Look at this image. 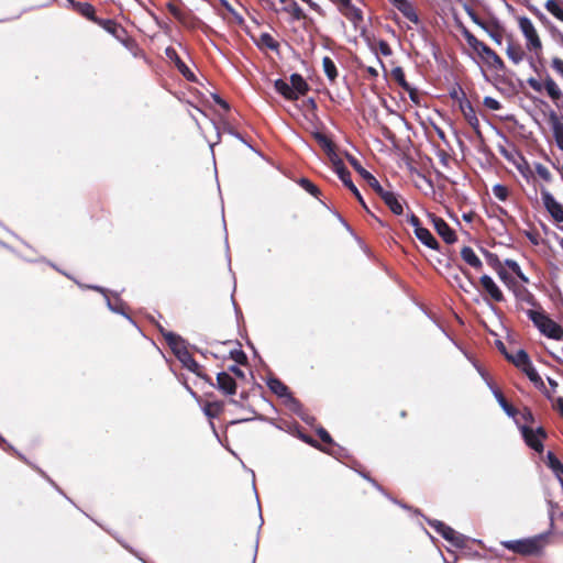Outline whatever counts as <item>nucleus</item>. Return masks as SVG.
<instances>
[{"label":"nucleus","mask_w":563,"mask_h":563,"mask_svg":"<svg viewBox=\"0 0 563 563\" xmlns=\"http://www.w3.org/2000/svg\"><path fill=\"white\" fill-rule=\"evenodd\" d=\"M73 10L96 24H98L100 20V18L96 15L95 7L88 2H74Z\"/></svg>","instance_id":"nucleus-24"},{"label":"nucleus","mask_w":563,"mask_h":563,"mask_svg":"<svg viewBox=\"0 0 563 563\" xmlns=\"http://www.w3.org/2000/svg\"><path fill=\"white\" fill-rule=\"evenodd\" d=\"M527 314L539 331L553 340H561L563 338V328L558 322L552 320L543 310H528Z\"/></svg>","instance_id":"nucleus-3"},{"label":"nucleus","mask_w":563,"mask_h":563,"mask_svg":"<svg viewBox=\"0 0 563 563\" xmlns=\"http://www.w3.org/2000/svg\"><path fill=\"white\" fill-rule=\"evenodd\" d=\"M429 525L435 530L437 533H439L452 545L457 548H464L466 545L467 538L464 534L455 531L453 528L445 525L444 522L440 520H432L429 521Z\"/></svg>","instance_id":"nucleus-5"},{"label":"nucleus","mask_w":563,"mask_h":563,"mask_svg":"<svg viewBox=\"0 0 563 563\" xmlns=\"http://www.w3.org/2000/svg\"><path fill=\"white\" fill-rule=\"evenodd\" d=\"M479 284L484 291L495 302H501L505 300L504 294L500 288L496 285L493 278L488 275H483L479 278Z\"/></svg>","instance_id":"nucleus-14"},{"label":"nucleus","mask_w":563,"mask_h":563,"mask_svg":"<svg viewBox=\"0 0 563 563\" xmlns=\"http://www.w3.org/2000/svg\"><path fill=\"white\" fill-rule=\"evenodd\" d=\"M545 9L558 20L563 22V3L555 0H548L545 2Z\"/></svg>","instance_id":"nucleus-41"},{"label":"nucleus","mask_w":563,"mask_h":563,"mask_svg":"<svg viewBox=\"0 0 563 563\" xmlns=\"http://www.w3.org/2000/svg\"><path fill=\"white\" fill-rule=\"evenodd\" d=\"M276 91L282 95L286 100L295 101L298 99V93L290 87L288 82L283 79H277L274 82Z\"/></svg>","instance_id":"nucleus-28"},{"label":"nucleus","mask_w":563,"mask_h":563,"mask_svg":"<svg viewBox=\"0 0 563 563\" xmlns=\"http://www.w3.org/2000/svg\"><path fill=\"white\" fill-rule=\"evenodd\" d=\"M168 12L183 25L190 26L194 16L189 10H184L176 5L173 1L166 3Z\"/></svg>","instance_id":"nucleus-18"},{"label":"nucleus","mask_w":563,"mask_h":563,"mask_svg":"<svg viewBox=\"0 0 563 563\" xmlns=\"http://www.w3.org/2000/svg\"><path fill=\"white\" fill-rule=\"evenodd\" d=\"M543 86V88L547 90V93L553 101L556 102L558 100L563 98L561 89L558 87L556 82L550 76H547Z\"/></svg>","instance_id":"nucleus-38"},{"label":"nucleus","mask_w":563,"mask_h":563,"mask_svg":"<svg viewBox=\"0 0 563 563\" xmlns=\"http://www.w3.org/2000/svg\"><path fill=\"white\" fill-rule=\"evenodd\" d=\"M168 12L183 25L190 26L194 16L189 10H184L176 5L173 1L166 3Z\"/></svg>","instance_id":"nucleus-17"},{"label":"nucleus","mask_w":563,"mask_h":563,"mask_svg":"<svg viewBox=\"0 0 563 563\" xmlns=\"http://www.w3.org/2000/svg\"><path fill=\"white\" fill-rule=\"evenodd\" d=\"M484 254L488 265L493 267L495 271H498L499 268L504 267L497 254L488 251H485Z\"/></svg>","instance_id":"nucleus-49"},{"label":"nucleus","mask_w":563,"mask_h":563,"mask_svg":"<svg viewBox=\"0 0 563 563\" xmlns=\"http://www.w3.org/2000/svg\"><path fill=\"white\" fill-rule=\"evenodd\" d=\"M519 27L527 38V48L534 51L536 54L542 51V43L538 35V32L529 18L519 19Z\"/></svg>","instance_id":"nucleus-6"},{"label":"nucleus","mask_w":563,"mask_h":563,"mask_svg":"<svg viewBox=\"0 0 563 563\" xmlns=\"http://www.w3.org/2000/svg\"><path fill=\"white\" fill-rule=\"evenodd\" d=\"M552 67L555 69L559 74L563 76V59L555 57L552 59Z\"/></svg>","instance_id":"nucleus-63"},{"label":"nucleus","mask_w":563,"mask_h":563,"mask_svg":"<svg viewBox=\"0 0 563 563\" xmlns=\"http://www.w3.org/2000/svg\"><path fill=\"white\" fill-rule=\"evenodd\" d=\"M166 57L174 63L175 67L178 71L189 81H196L195 74L188 68V66L180 58L176 49L172 46L166 47L165 49Z\"/></svg>","instance_id":"nucleus-10"},{"label":"nucleus","mask_w":563,"mask_h":563,"mask_svg":"<svg viewBox=\"0 0 563 563\" xmlns=\"http://www.w3.org/2000/svg\"><path fill=\"white\" fill-rule=\"evenodd\" d=\"M556 146L563 151V117L552 112L549 118Z\"/></svg>","instance_id":"nucleus-20"},{"label":"nucleus","mask_w":563,"mask_h":563,"mask_svg":"<svg viewBox=\"0 0 563 563\" xmlns=\"http://www.w3.org/2000/svg\"><path fill=\"white\" fill-rule=\"evenodd\" d=\"M350 22L353 23L355 27H357L363 22V12L360 8L355 7L353 3L341 12Z\"/></svg>","instance_id":"nucleus-32"},{"label":"nucleus","mask_w":563,"mask_h":563,"mask_svg":"<svg viewBox=\"0 0 563 563\" xmlns=\"http://www.w3.org/2000/svg\"><path fill=\"white\" fill-rule=\"evenodd\" d=\"M506 358L511 362L516 367L522 368L528 365L530 357L525 350H517L515 354L505 353Z\"/></svg>","instance_id":"nucleus-33"},{"label":"nucleus","mask_w":563,"mask_h":563,"mask_svg":"<svg viewBox=\"0 0 563 563\" xmlns=\"http://www.w3.org/2000/svg\"><path fill=\"white\" fill-rule=\"evenodd\" d=\"M230 356L233 361H235L240 365L247 364V356L242 350H232L230 352Z\"/></svg>","instance_id":"nucleus-53"},{"label":"nucleus","mask_w":563,"mask_h":563,"mask_svg":"<svg viewBox=\"0 0 563 563\" xmlns=\"http://www.w3.org/2000/svg\"><path fill=\"white\" fill-rule=\"evenodd\" d=\"M415 235L426 246H428L434 251L440 250L439 242L437 241V239L432 235V233L427 228L418 229V232Z\"/></svg>","instance_id":"nucleus-29"},{"label":"nucleus","mask_w":563,"mask_h":563,"mask_svg":"<svg viewBox=\"0 0 563 563\" xmlns=\"http://www.w3.org/2000/svg\"><path fill=\"white\" fill-rule=\"evenodd\" d=\"M542 201L547 211L558 223H563V206L547 190L541 192Z\"/></svg>","instance_id":"nucleus-9"},{"label":"nucleus","mask_w":563,"mask_h":563,"mask_svg":"<svg viewBox=\"0 0 563 563\" xmlns=\"http://www.w3.org/2000/svg\"><path fill=\"white\" fill-rule=\"evenodd\" d=\"M408 223L410 225L413 227L415 229V234L418 232V229H423V227L421 225V221L420 219L415 214V213H410L408 216V219H407Z\"/></svg>","instance_id":"nucleus-59"},{"label":"nucleus","mask_w":563,"mask_h":563,"mask_svg":"<svg viewBox=\"0 0 563 563\" xmlns=\"http://www.w3.org/2000/svg\"><path fill=\"white\" fill-rule=\"evenodd\" d=\"M518 415H520L521 419L526 422L527 426L528 423L532 424L534 422V416L528 407H525L521 411L518 412Z\"/></svg>","instance_id":"nucleus-55"},{"label":"nucleus","mask_w":563,"mask_h":563,"mask_svg":"<svg viewBox=\"0 0 563 563\" xmlns=\"http://www.w3.org/2000/svg\"><path fill=\"white\" fill-rule=\"evenodd\" d=\"M287 428H288L287 430L290 433L297 435L305 443H307L316 449L322 450L320 443L317 440H314L311 435H308L301 431V427L299 426L298 422H296V421L289 422V423H287Z\"/></svg>","instance_id":"nucleus-26"},{"label":"nucleus","mask_w":563,"mask_h":563,"mask_svg":"<svg viewBox=\"0 0 563 563\" xmlns=\"http://www.w3.org/2000/svg\"><path fill=\"white\" fill-rule=\"evenodd\" d=\"M525 443L538 453L544 450L543 441L548 438V433L543 427L533 429L527 424L519 426Z\"/></svg>","instance_id":"nucleus-4"},{"label":"nucleus","mask_w":563,"mask_h":563,"mask_svg":"<svg viewBox=\"0 0 563 563\" xmlns=\"http://www.w3.org/2000/svg\"><path fill=\"white\" fill-rule=\"evenodd\" d=\"M377 46H378V51L382 55L384 56H390L393 54V49L390 47V45L388 44L387 41L385 40H379L378 43H377Z\"/></svg>","instance_id":"nucleus-56"},{"label":"nucleus","mask_w":563,"mask_h":563,"mask_svg":"<svg viewBox=\"0 0 563 563\" xmlns=\"http://www.w3.org/2000/svg\"><path fill=\"white\" fill-rule=\"evenodd\" d=\"M461 95H462V99H460L459 107L463 114L464 111H468V110L471 111L474 109V107L472 106L471 101L466 98L465 92L463 90H461Z\"/></svg>","instance_id":"nucleus-54"},{"label":"nucleus","mask_w":563,"mask_h":563,"mask_svg":"<svg viewBox=\"0 0 563 563\" xmlns=\"http://www.w3.org/2000/svg\"><path fill=\"white\" fill-rule=\"evenodd\" d=\"M298 185L314 198H319V196L321 195V190L319 189V187L306 177H301L298 180Z\"/></svg>","instance_id":"nucleus-40"},{"label":"nucleus","mask_w":563,"mask_h":563,"mask_svg":"<svg viewBox=\"0 0 563 563\" xmlns=\"http://www.w3.org/2000/svg\"><path fill=\"white\" fill-rule=\"evenodd\" d=\"M286 404H287L288 408H289L292 412H295L296 415H298L299 417H301L302 419H305V418H303V416H302V409H303V408H302L301 402H300L298 399H296L292 395H289V396L287 397V401H286Z\"/></svg>","instance_id":"nucleus-46"},{"label":"nucleus","mask_w":563,"mask_h":563,"mask_svg":"<svg viewBox=\"0 0 563 563\" xmlns=\"http://www.w3.org/2000/svg\"><path fill=\"white\" fill-rule=\"evenodd\" d=\"M495 396L497 398V401L501 406V408L505 410V412L512 418H516L519 410L515 408L511 404L508 402V400L505 398L501 391H495Z\"/></svg>","instance_id":"nucleus-39"},{"label":"nucleus","mask_w":563,"mask_h":563,"mask_svg":"<svg viewBox=\"0 0 563 563\" xmlns=\"http://www.w3.org/2000/svg\"><path fill=\"white\" fill-rule=\"evenodd\" d=\"M283 4L282 11L290 14L294 21H300L307 19L306 13L295 0H279Z\"/></svg>","instance_id":"nucleus-22"},{"label":"nucleus","mask_w":563,"mask_h":563,"mask_svg":"<svg viewBox=\"0 0 563 563\" xmlns=\"http://www.w3.org/2000/svg\"><path fill=\"white\" fill-rule=\"evenodd\" d=\"M391 78L402 88L408 89L410 84L406 80L402 67L397 66L391 69Z\"/></svg>","instance_id":"nucleus-42"},{"label":"nucleus","mask_w":563,"mask_h":563,"mask_svg":"<svg viewBox=\"0 0 563 563\" xmlns=\"http://www.w3.org/2000/svg\"><path fill=\"white\" fill-rule=\"evenodd\" d=\"M317 434L319 435L320 440L323 443L333 444V439L331 438L330 433L324 428L320 427L317 430Z\"/></svg>","instance_id":"nucleus-58"},{"label":"nucleus","mask_w":563,"mask_h":563,"mask_svg":"<svg viewBox=\"0 0 563 563\" xmlns=\"http://www.w3.org/2000/svg\"><path fill=\"white\" fill-rule=\"evenodd\" d=\"M473 21L481 26L497 45L503 43L505 31L498 23L485 22L476 16L473 18Z\"/></svg>","instance_id":"nucleus-13"},{"label":"nucleus","mask_w":563,"mask_h":563,"mask_svg":"<svg viewBox=\"0 0 563 563\" xmlns=\"http://www.w3.org/2000/svg\"><path fill=\"white\" fill-rule=\"evenodd\" d=\"M203 412L209 419L220 417L224 411V402L221 400L206 401L203 405Z\"/></svg>","instance_id":"nucleus-30"},{"label":"nucleus","mask_w":563,"mask_h":563,"mask_svg":"<svg viewBox=\"0 0 563 563\" xmlns=\"http://www.w3.org/2000/svg\"><path fill=\"white\" fill-rule=\"evenodd\" d=\"M163 335L168 346L170 347V350L173 351L177 358L178 355H181V352L188 351L185 340L180 335L174 332H165L163 333Z\"/></svg>","instance_id":"nucleus-21"},{"label":"nucleus","mask_w":563,"mask_h":563,"mask_svg":"<svg viewBox=\"0 0 563 563\" xmlns=\"http://www.w3.org/2000/svg\"><path fill=\"white\" fill-rule=\"evenodd\" d=\"M429 218L433 224L435 232L441 236V239L446 244H453L456 242V233L455 231L440 217L430 213Z\"/></svg>","instance_id":"nucleus-8"},{"label":"nucleus","mask_w":563,"mask_h":563,"mask_svg":"<svg viewBox=\"0 0 563 563\" xmlns=\"http://www.w3.org/2000/svg\"><path fill=\"white\" fill-rule=\"evenodd\" d=\"M505 265L509 267V269H511V272L514 274H516L521 280L523 282H528L527 277L525 276V274L522 273L519 264L514 261V260H506L505 261Z\"/></svg>","instance_id":"nucleus-51"},{"label":"nucleus","mask_w":563,"mask_h":563,"mask_svg":"<svg viewBox=\"0 0 563 563\" xmlns=\"http://www.w3.org/2000/svg\"><path fill=\"white\" fill-rule=\"evenodd\" d=\"M336 7H338V10L341 12H343L349 5L350 3H352V0H331Z\"/></svg>","instance_id":"nucleus-62"},{"label":"nucleus","mask_w":563,"mask_h":563,"mask_svg":"<svg viewBox=\"0 0 563 563\" xmlns=\"http://www.w3.org/2000/svg\"><path fill=\"white\" fill-rule=\"evenodd\" d=\"M380 199L394 214L400 216L404 213L402 200L394 191L388 190Z\"/></svg>","instance_id":"nucleus-23"},{"label":"nucleus","mask_w":563,"mask_h":563,"mask_svg":"<svg viewBox=\"0 0 563 563\" xmlns=\"http://www.w3.org/2000/svg\"><path fill=\"white\" fill-rule=\"evenodd\" d=\"M316 141L319 143V145L328 153V155L331 156V161L333 162L335 158H339L338 155L334 153V144L333 142L323 133H316L314 134Z\"/></svg>","instance_id":"nucleus-35"},{"label":"nucleus","mask_w":563,"mask_h":563,"mask_svg":"<svg viewBox=\"0 0 563 563\" xmlns=\"http://www.w3.org/2000/svg\"><path fill=\"white\" fill-rule=\"evenodd\" d=\"M496 273L506 285L514 283V278L508 274V272L504 267L496 271Z\"/></svg>","instance_id":"nucleus-60"},{"label":"nucleus","mask_w":563,"mask_h":563,"mask_svg":"<svg viewBox=\"0 0 563 563\" xmlns=\"http://www.w3.org/2000/svg\"><path fill=\"white\" fill-rule=\"evenodd\" d=\"M256 44L261 49L268 48L274 52L279 51V43L269 33H262Z\"/></svg>","instance_id":"nucleus-36"},{"label":"nucleus","mask_w":563,"mask_h":563,"mask_svg":"<svg viewBox=\"0 0 563 563\" xmlns=\"http://www.w3.org/2000/svg\"><path fill=\"white\" fill-rule=\"evenodd\" d=\"M528 84L529 86L534 90V91H538L540 92L542 90V88L544 87L539 80H537L536 78H529L528 79Z\"/></svg>","instance_id":"nucleus-64"},{"label":"nucleus","mask_w":563,"mask_h":563,"mask_svg":"<svg viewBox=\"0 0 563 563\" xmlns=\"http://www.w3.org/2000/svg\"><path fill=\"white\" fill-rule=\"evenodd\" d=\"M290 87L298 93V97L307 95L310 90L309 85L300 74L290 75Z\"/></svg>","instance_id":"nucleus-31"},{"label":"nucleus","mask_w":563,"mask_h":563,"mask_svg":"<svg viewBox=\"0 0 563 563\" xmlns=\"http://www.w3.org/2000/svg\"><path fill=\"white\" fill-rule=\"evenodd\" d=\"M217 388L224 395H234L236 393V383L228 372H220L217 375Z\"/></svg>","instance_id":"nucleus-16"},{"label":"nucleus","mask_w":563,"mask_h":563,"mask_svg":"<svg viewBox=\"0 0 563 563\" xmlns=\"http://www.w3.org/2000/svg\"><path fill=\"white\" fill-rule=\"evenodd\" d=\"M463 117L466 120V122L473 128V130L478 133L479 132L478 131V129H479V120H478V118L476 115L475 109H473L471 111L470 110L468 111H464Z\"/></svg>","instance_id":"nucleus-47"},{"label":"nucleus","mask_w":563,"mask_h":563,"mask_svg":"<svg viewBox=\"0 0 563 563\" xmlns=\"http://www.w3.org/2000/svg\"><path fill=\"white\" fill-rule=\"evenodd\" d=\"M521 371L527 375V377L534 384H541L543 385L542 378L533 367L531 361L528 363V365L523 366Z\"/></svg>","instance_id":"nucleus-44"},{"label":"nucleus","mask_w":563,"mask_h":563,"mask_svg":"<svg viewBox=\"0 0 563 563\" xmlns=\"http://www.w3.org/2000/svg\"><path fill=\"white\" fill-rule=\"evenodd\" d=\"M98 25L101 26L104 31L110 33L120 42H124L126 38V30L117 21L112 19H101L98 21Z\"/></svg>","instance_id":"nucleus-15"},{"label":"nucleus","mask_w":563,"mask_h":563,"mask_svg":"<svg viewBox=\"0 0 563 563\" xmlns=\"http://www.w3.org/2000/svg\"><path fill=\"white\" fill-rule=\"evenodd\" d=\"M268 388L278 397H288L291 395L287 385H285L279 378H269L267 382Z\"/></svg>","instance_id":"nucleus-34"},{"label":"nucleus","mask_w":563,"mask_h":563,"mask_svg":"<svg viewBox=\"0 0 563 563\" xmlns=\"http://www.w3.org/2000/svg\"><path fill=\"white\" fill-rule=\"evenodd\" d=\"M462 260L467 263L471 267L479 271L483 267V263L479 257L475 254L471 246H463L461 250Z\"/></svg>","instance_id":"nucleus-27"},{"label":"nucleus","mask_w":563,"mask_h":563,"mask_svg":"<svg viewBox=\"0 0 563 563\" xmlns=\"http://www.w3.org/2000/svg\"><path fill=\"white\" fill-rule=\"evenodd\" d=\"M483 103L490 110H499L501 108L500 102L493 97H485Z\"/></svg>","instance_id":"nucleus-57"},{"label":"nucleus","mask_w":563,"mask_h":563,"mask_svg":"<svg viewBox=\"0 0 563 563\" xmlns=\"http://www.w3.org/2000/svg\"><path fill=\"white\" fill-rule=\"evenodd\" d=\"M547 464L548 466L556 474L563 473V464L562 462L555 456V454L551 451L547 454Z\"/></svg>","instance_id":"nucleus-43"},{"label":"nucleus","mask_w":563,"mask_h":563,"mask_svg":"<svg viewBox=\"0 0 563 563\" xmlns=\"http://www.w3.org/2000/svg\"><path fill=\"white\" fill-rule=\"evenodd\" d=\"M322 67H323V71H324L327 78L329 79V81L331 84H334L339 76V71H338V68H336L334 62L329 56H324L322 58Z\"/></svg>","instance_id":"nucleus-37"},{"label":"nucleus","mask_w":563,"mask_h":563,"mask_svg":"<svg viewBox=\"0 0 563 563\" xmlns=\"http://www.w3.org/2000/svg\"><path fill=\"white\" fill-rule=\"evenodd\" d=\"M547 543L544 534L534 536L532 538L504 541L501 545L509 551L522 556L537 555L541 553Z\"/></svg>","instance_id":"nucleus-2"},{"label":"nucleus","mask_w":563,"mask_h":563,"mask_svg":"<svg viewBox=\"0 0 563 563\" xmlns=\"http://www.w3.org/2000/svg\"><path fill=\"white\" fill-rule=\"evenodd\" d=\"M493 194L500 201H505V200H507V198L509 196V190L506 186H504L501 184H497V185L493 186Z\"/></svg>","instance_id":"nucleus-50"},{"label":"nucleus","mask_w":563,"mask_h":563,"mask_svg":"<svg viewBox=\"0 0 563 563\" xmlns=\"http://www.w3.org/2000/svg\"><path fill=\"white\" fill-rule=\"evenodd\" d=\"M390 3L411 23L419 24L420 18L413 4L408 0H389Z\"/></svg>","instance_id":"nucleus-12"},{"label":"nucleus","mask_w":563,"mask_h":563,"mask_svg":"<svg viewBox=\"0 0 563 563\" xmlns=\"http://www.w3.org/2000/svg\"><path fill=\"white\" fill-rule=\"evenodd\" d=\"M333 168L334 172L338 174L339 178L341 179V181L344 184V186L351 190V192L355 196L360 203L367 210V206L365 205V201L363 200L361 192L352 181L350 170L345 167L341 158H335L333 161Z\"/></svg>","instance_id":"nucleus-7"},{"label":"nucleus","mask_w":563,"mask_h":563,"mask_svg":"<svg viewBox=\"0 0 563 563\" xmlns=\"http://www.w3.org/2000/svg\"><path fill=\"white\" fill-rule=\"evenodd\" d=\"M506 55L514 64L518 65L525 59L526 52L519 43L509 40L506 48Z\"/></svg>","instance_id":"nucleus-25"},{"label":"nucleus","mask_w":563,"mask_h":563,"mask_svg":"<svg viewBox=\"0 0 563 563\" xmlns=\"http://www.w3.org/2000/svg\"><path fill=\"white\" fill-rule=\"evenodd\" d=\"M368 186L382 198L388 189H385L379 181L372 175L366 180Z\"/></svg>","instance_id":"nucleus-48"},{"label":"nucleus","mask_w":563,"mask_h":563,"mask_svg":"<svg viewBox=\"0 0 563 563\" xmlns=\"http://www.w3.org/2000/svg\"><path fill=\"white\" fill-rule=\"evenodd\" d=\"M463 37L465 38L468 46L479 56L483 64L496 71L506 73L507 66L501 57L492 49L486 43L479 41L471 31L464 29L462 31Z\"/></svg>","instance_id":"nucleus-1"},{"label":"nucleus","mask_w":563,"mask_h":563,"mask_svg":"<svg viewBox=\"0 0 563 563\" xmlns=\"http://www.w3.org/2000/svg\"><path fill=\"white\" fill-rule=\"evenodd\" d=\"M168 12L183 25L190 26L194 16L189 10H184L176 5L173 1L166 3Z\"/></svg>","instance_id":"nucleus-19"},{"label":"nucleus","mask_w":563,"mask_h":563,"mask_svg":"<svg viewBox=\"0 0 563 563\" xmlns=\"http://www.w3.org/2000/svg\"><path fill=\"white\" fill-rule=\"evenodd\" d=\"M178 360L186 368L213 386L211 377L202 372V366L192 357L189 351L181 352V355H178Z\"/></svg>","instance_id":"nucleus-11"},{"label":"nucleus","mask_w":563,"mask_h":563,"mask_svg":"<svg viewBox=\"0 0 563 563\" xmlns=\"http://www.w3.org/2000/svg\"><path fill=\"white\" fill-rule=\"evenodd\" d=\"M537 175L547 183L552 180V175L547 166L542 164H536L534 166Z\"/></svg>","instance_id":"nucleus-52"},{"label":"nucleus","mask_w":563,"mask_h":563,"mask_svg":"<svg viewBox=\"0 0 563 563\" xmlns=\"http://www.w3.org/2000/svg\"><path fill=\"white\" fill-rule=\"evenodd\" d=\"M405 90L409 93V98L413 103H416V104L420 103V97H419L418 90L416 88L409 86V88L405 89Z\"/></svg>","instance_id":"nucleus-61"},{"label":"nucleus","mask_w":563,"mask_h":563,"mask_svg":"<svg viewBox=\"0 0 563 563\" xmlns=\"http://www.w3.org/2000/svg\"><path fill=\"white\" fill-rule=\"evenodd\" d=\"M347 161L349 163L353 166V168L365 179L367 180L369 176H372V174L366 170L362 165L361 163L358 162V159H356L354 156L352 155H347Z\"/></svg>","instance_id":"nucleus-45"}]
</instances>
